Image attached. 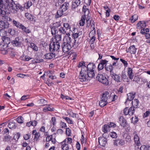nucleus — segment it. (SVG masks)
Instances as JSON below:
<instances>
[{"instance_id": "nucleus-1", "label": "nucleus", "mask_w": 150, "mask_h": 150, "mask_svg": "<svg viewBox=\"0 0 150 150\" xmlns=\"http://www.w3.org/2000/svg\"><path fill=\"white\" fill-rule=\"evenodd\" d=\"M8 4L3 6L2 8H0V13L2 14L3 16L6 15L10 14L11 13H16L19 9L23 11L24 9L19 4L17 3L16 4L13 1Z\"/></svg>"}, {"instance_id": "nucleus-2", "label": "nucleus", "mask_w": 150, "mask_h": 150, "mask_svg": "<svg viewBox=\"0 0 150 150\" xmlns=\"http://www.w3.org/2000/svg\"><path fill=\"white\" fill-rule=\"evenodd\" d=\"M69 5V4L68 2H64L60 7L59 10L57 12V14L55 16V18H58L61 16L68 9Z\"/></svg>"}, {"instance_id": "nucleus-3", "label": "nucleus", "mask_w": 150, "mask_h": 150, "mask_svg": "<svg viewBox=\"0 0 150 150\" xmlns=\"http://www.w3.org/2000/svg\"><path fill=\"white\" fill-rule=\"evenodd\" d=\"M6 34V31L2 29L0 30V36H1L2 37V39L4 44L3 46H5L6 47H8V45L10 43V40L9 38L6 37L5 35L3 36V35H5Z\"/></svg>"}, {"instance_id": "nucleus-4", "label": "nucleus", "mask_w": 150, "mask_h": 150, "mask_svg": "<svg viewBox=\"0 0 150 150\" xmlns=\"http://www.w3.org/2000/svg\"><path fill=\"white\" fill-rule=\"evenodd\" d=\"M96 79L99 82L105 86H107L109 84V82L106 77L105 75L102 74L101 73H99L96 76Z\"/></svg>"}, {"instance_id": "nucleus-5", "label": "nucleus", "mask_w": 150, "mask_h": 150, "mask_svg": "<svg viewBox=\"0 0 150 150\" xmlns=\"http://www.w3.org/2000/svg\"><path fill=\"white\" fill-rule=\"evenodd\" d=\"M50 51L55 52L57 51L60 47L59 42H51L49 45Z\"/></svg>"}, {"instance_id": "nucleus-6", "label": "nucleus", "mask_w": 150, "mask_h": 150, "mask_svg": "<svg viewBox=\"0 0 150 150\" xmlns=\"http://www.w3.org/2000/svg\"><path fill=\"white\" fill-rule=\"evenodd\" d=\"M105 135V134H103L102 137H100L98 138V144L100 146L103 147L105 146L107 142Z\"/></svg>"}, {"instance_id": "nucleus-7", "label": "nucleus", "mask_w": 150, "mask_h": 150, "mask_svg": "<svg viewBox=\"0 0 150 150\" xmlns=\"http://www.w3.org/2000/svg\"><path fill=\"white\" fill-rule=\"evenodd\" d=\"M82 5L81 0H73L71 5V9L73 11H75L76 9L79 8Z\"/></svg>"}, {"instance_id": "nucleus-8", "label": "nucleus", "mask_w": 150, "mask_h": 150, "mask_svg": "<svg viewBox=\"0 0 150 150\" xmlns=\"http://www.w3.org/2000/svg\"><path fill=\"white\" fill-rule=\"evenodd\" d=\"M9 24L6 19L3 18L0 21V28L2 29H6L8 28Z\"/></svg>"}, {"instance_id": "nucleus-9", "label": "nucleus", "mask_w": 150, "mask_h": 150, "mask_svg": "<svg viewBox=\"0 0 150 150\" xmlns=\"http://www.w3.org/2000/svg\"><path fill=\"white\" fill-rule=\"evenodd\" d=\"M117 61L114 62L112 64H110L107 65L106 66H105V71L110 72L111 73V74L112 73V72L113 70L114 67L117 66Z\"/></svg>"}, {"instance_id": "nucleus-10", "label": "nucleus", "mask_w": 150, "mask_h": 150, "mask_svg": "<svg viewBox=\"0 0 150 150\" xmlns=\"http://www.w3.org/2000/svg\"><path fill=\"white\" fill-rule=\"evenodd\" d=\"M62 51L64 53L69 52L71 48V45L67 44L66 43H63L62 45Z\"/></svg>"}, {"instance_id": "nucleus-11", "label": "nucleus", "mask_w": 150, "mask_h": 150, "mask_svg": "<svg viewBox=\"0 0 150 150\" xmlns=\"http://www.w3.org/2000/svg\"><path fill=\"white\" fill-rule=\"evenodd\" d=\"M133 138L135 144L137 146L141 144L139 137L137 132L134 131L133 133Z\"/></svg>"}, {"instance_id": "nucleus-12", "label": "nucleus", "mask_w": 150, "mask_h": 150, "mask_svg": "<svg viewBox=\"0 0 150 150\" xmlns=\"http://www.w3.org/2000/svg\"><path fill=\"white\" fill-rule=\"evenodd\" d=\"M137 28L139 30L145 28L146 26V23L145 21H139L137 23Z\"/></svg>"}, {"instance_id": "nucleus-13", "label": "nucleus", "mask_w": 150, "mask_h": 150, "mask_svg": "<svg viewBox=\"0 0 150 150\" xmlns=\"http://www.w3.org/2000/svg\"><path fill=\"white\" fill-rule=\"evenodd\" d=\"M55 53H49L44 55L43 56V58L45 59L50 60L54 59L55 58Z\"/></svg>"}, {"instance_id": "nucleus-14", "label": "nucleus", "mask_w": 150, "mask_h": 150, "mask_svg": "<svg viewBox=\"0 0 150 150\" xmlns=\"http://www.w3.org/2000/svg\"><path fill=\"white\" fill-rule=\"evenodd\" d=\"M110 75L112 78L115 81L117 82L121 81L120 76L119 74H117L113 72H112Z\"/></svg>"}, {"instance_id": "nucleus-15", "label": "nucleus", "mask_w": 150, "mask_h": 150, "mask_svg": "<svg viewBox=\"0 0 150 150\" xmlns=\"http://www.w3.org/2000/svg\"><path fill=\"white\" fill-rule=\"evenodd\" d=\"M45 105V107L42 109V111L44 112H46L48 111L52 112L54 110V108L52 106L51 104Z\"/></svg>"}, {"instance_id": "nucleus-16", "label": "nucleus", "mask_w": 150, "mask_h": 150, "mask_svg": "<svg viewBox=\"0 0 150 150\" xmlns=\"http://www.w3.org/2000/svg\"><path fill=\"white\" fill-rule=\"evenodd\" d=\"M67 139H65L61 143V148L62 150H68L69 149V145L67 143Z\"/></svg>"}, {"instance_id": "nucleus-17", "label": "nucleus", "mask_w": 150, "mask_h": 150, "mask_svg": "<svg viewBox=\"0 0 150 150\" xmlns=\"http://www.w3.org/2000/svg\"><path fill=\"white\" fill-rule=\"evenodd\" d=\"M121 80H122L123 81L127 83H129L130 81V79L127 77L125 73L123 71L121 74Z\"/></svg>"}, {"instance_id": "nucleus-18", "label": "nucleus", "mask_w": 150, "mask_h": 150, "mask_svg": "<svg viewBox=\"0 0 150 150\" xmlns=\"http://www.w3.org/2000/svg\"><path fill=\"white\" fill-rule=\"evenodd\" d=\"M137 51V49L135 48V46L133 45L129 47L128 49L126 50L127 52H129L131 54H135Z\"/></svg>"}, {"instance_id": "nucleus-19", "label": "nucleus", "mask_w": 150, "mask_h": 150, "mask_svg": "<svg viewBox=\"0 0 150 150\" xmlns=\"http://www.w3.org/2000/svg\"><path fill=\"white\" fill-rule=\"evenodd\" d=\"M69 35H65L63 38V43H66L67 44L71 45V43L72 41V40L71 38L69 36Z\"/></svg>"}, {"instance_id": "nucleus-20", "label": "nucleus", "mask_w": 150, "mask_h": 150, "mask_svg": "<svg viewBox=\"0 0 150 150\" xmlns=\"http://www.w3.org/2000/svg\"><path fill=\"white\" fill-rule=\"evenodd\" d=\"M14 46L19 47L21 44V42L18 37L16 38L12 42Z\"/></svg>"}, {"instance_id": "nucleus-21", "label": "nucleus", "mask_w": 150, "mask_h": 150, "mask_svg": "<svg viewBox=\"0 0 150 150\" xmlns=\"http://www.w3.org/2000/svg\"><path fill=\"white\" fill-rule=\"evenodd\" d=\"M110 93L108 91H105L103 94L102 96L101 97L103 99L106 100L107 101L109 102V98L110 97Z\"/></svg>"}, {"instance_id": "nucleus-22", "label": "nucleus", "mask_w": 150, "mask_h": 150, "mask_svg": "<svg viewBox=\"0 0 150 150\" xmlns=\"http://www.w3.org/2000/svg\"><path fill=\"white\" fill-rule=\"evenodd\" d=\"M119 123L120 125L124 127L125 126L126 121L123 116H120L119 118Z\"/></svg>"}, {"instance_id": "nucleus-23", "label": "nucleus", "mask_w": 150, "mask_h": 150, "mask_svg": "<svg viewBox=\"0 0 150 150\" xmlns=\"http://www.w3.org/2000/svg\"><path fill=\"white\" fill-rule=\"evenodd\" d=\"M127 73L129 79L130 80H132L133 79L134 74L133 73V70L131 68L129 67L128 68Z\"/></svg>"}, {"instance_id": "nucleus-24", "label": "nucleus", "mask_w": 150, "mask_h": 150, "mask_svg": "<svg viewBox=\"0 0 150 150\" xmlns=\"http://www.w3.org/2000/svg\"><path fill=\"white\" fill-rule=\"evenodd\" d=\"M13 1V0H0V8H2L3 6L8 4L9 2Z\"/></svg>"}, {"instance_id": "nucleus-25", "label": "nucleus", "mask_w": 150, "mask_h": 150, "mask_svg": "<svg viewBox=\"0 0 150 150\" xmlns=\"http://www.w3.org/2000/svg\"><path fill=\"white\" fill-rule=\"evenodd\" d=\"M58 30L59 33L61 34V35L62 34H65L66 35H70V34L68 33H67V30L63 27H61L59 28Z\"/></svg>"}, {"instance_id": "nucleus-26", "label": "nucleus", "mask_w": 150, "mask_h": 150, "mask_svg": "<svg viewBox=\"0 0 150 150\" xmlns=\"http://www.w3.org/2000/svg\"><path fill=\"white\" fill-rule=\"evenodd\" d=\"M79 81L81 82L84 81L88 79L86 74H82L81 73H80V75H79Z\"/></svg>"}, {"instance_id": "nucleus-27", "label": "nucleus", "mask_w": 150, "mask_h": 150, "mask_svg": "<svg viewBox=\"0 0 150 150\" xmlns=\"http://www.w3.org/2000/svg\"><path fill=\"white\" fill-rule=\"evenodd\" d=\"M135 95V93L132 92L127 94V100L129 101L132 100L134 98Z\"/></svg>"}, {"instance_id": "nucleus-28", "label": "nucleus", "mask_w": 150, "mask_h": 150, "mask_svg": "<svg viewBox=\"0 0 150 150\" xmlns=\"http://www.w3.org/2000/svg\"><path fill=\"white\" fill-rule=\"evenodd\" d=\"M86 74L88 78H93L95 76L94 71L88 70Z\"/></svg>"}, {"instance_id": "nucleus-29", "label": "nucleus", "mask_w": 150, "mask_h": 150, "mask_svg": "<svg viewBox=\"0 0 150 150\" xmlns=\"http://www.w3.org/2000/svg\"><path fill=\"white\" fill-rule=\"evenodd\" d=\"M37 124V122L36 120H33L27 122L26 125L28 127H30L31 126L33 127H35L36 126Z\"/></svg>"}, {"instance_id": "nucleus-30", "label": "nucleus", "mask_w": 150, "mask_h": 150, "mask_svg": "<svg viewBox=\"0 0 150 150\" xmlns=\"http://www.w3.org/2000/svg\"><path fill=\"white\" fill-rule=\"evenodd\" d=\"M102 131L106 134V133L110 131V128L108 125H105L102 127Z\"/></svg>"}, {"instance_id": "nucleus-31", "label": "nucleus", "mask_w": 150, "mask_h": 150, "mask_svg": "<svg viewBox=\"0 0 150 150\" xmlns=\"http://www.w3.org/2000/svg\"><path fill=\"white\" fill-rule=\"evenodd\" d=\"M108 101L105 99H103V98H101V100L99 102V105L101 107H103L105 106L108 103Z\"/></svg>"}, {"instance_id": "nucleus-32", "label": "nucleus", "mask_w": 150, "mask_h": 150, "mask_svg": "<svg viewBox=\"0 0 150 150\" xmlns=\"http://www.w3.org/2000/svg\"><path fill=\"white\" fill-rule=\"evenodd\" d=\"M88 70L94 71L93 69L95 68V65L93 63H90L87 65Z\"/></svg>"}, {"instance_id": "nucleus-33", "label": "nucleus", "mask_w": 150, "mask_h": 150, "mask_svg": "<svg viewBox=\"0 0 150 150\" xmlns=\"http://www.w3.org/2000/svg\"><path fill=\"white\" fill-rule=\"evenodd\" d=\"M61 24L59 22H57L53 23L51 24L49 26L53 27L57 30H58V28L60 27Z\"/></svg>"}, {"instance_id": "nucleus-34", "label": "nucleus", "mask_w": 150, "mask_h": 150, "mask_svg": "<svg viewBox=\"0 0 150 150\" xmlns=\"http://www.w3.org/2000/svg\"><path fill=\"white\" fill-rule=\"evenodd\" d=\"M86 17L85 16H82L80 20L79 21V24L80 26H83L85 23Z\"/></svg>"}, {"instance_id": "nucleus-35", "label": "nucleus", "mask_w": 150, "mask_h": 150, "mask_svg": "<svg viewBox=\"0 0 150 150\" xmlns=\"http://www.w3.org/2000/svg\"><path fill=\"white\" fill-rule=\"evenodd\" d=\"M13 25L19 29H20L23 25L19 22L14 20L13 21Z\"/></svg>"}, {"instance_id": "nucleus-36", "label": "nucleus", "mask_w": 150, "mask_h": 150, "mask_svg": "<svg viewBox=\"0 0 150 150\" xmlns=\"http://www.w3.org/2000/svg\"><path fill=\"white\" fill-rule=\"evenodd\" d=\"M132 107L135 108H137L138 107L139 103V101L138 100L134 99L132 101Z\"/></svg>"}, {"instance_id": "nucleus-37", "label": "nucleus", "mask_w": 150, "mask_h": 150, "mask_svg": "<svg viewBox=\"0 0 150 150\" xmlns=\"http://www.w3.org/2000/svg\"><path fill=\"white\" fill-rule=\"evenodd\" d=\"M47 76H49V78H50L52 80H54L56 79V76L55 75H51L52 74V72L51 71H48L46 72Z\"/></svg>"}, {"instance_id": "nucleus-38", "label": "nucleus", "mask_w": 150, "mask_h": 150, "mask_svg": "<svg viewBox=\"0 0 150 150\" xmlns=\"http://www.w3.org/2000/svg\"><path fill=\"white\" fill-rule=\"evenodd\" d=\"M20 29H21L23 32L26 34L29 33L30 32V31L29 29L28 28L24 26L23 25H22Z\"/></svg>"}, {"instance_id": "nucleus-39", "label": "nucleus", "mask_w": 150, "mask_h": 150, "mask_svg": "<svg viewBox=\"0 0 150 150\" xmlns=\"http://www.w3.org/2000/svg\"><path fill=\"white\" fill-rule=\"evenodd\" d=\"M138 19V16L136 15L135 14L132 16L129 19L131 22L132 23H134L136 20Z\"/></svg>"}, {"instance_id": "nucleus-40", "label": "nucleus", "mask_w": 150, "mask_h": 150, "mask_svg": "<svg viewBox=\"0 0 150 150\" xmlns=\"http://www.w3.org/2000/svg\"><path fill=\"white\" fill-rule=\"evenodd\" d=\"M88 71L87 67H86V65H85L83 66L81 68V71L80 73H81V74H86L87 73V71Z\"/></svg>"}, {"instance_id": "nucleus-41", "label": "nucleus", "mask_w": 150, "mask_h": 150, "mask_svg": "<svg viewBox=\"0 0 150 150\" xmlns=\"http://www.w3.org/2000/svg\"><path fill=\"white\" fill-rule=\"evenodd\" d=\"M30 47L32 48L33 50L35 51H37L38 50V47L34 43L31 42L30 43Z\"/></svg>"}, {"instance_id": "nucleus-42", "label": "nucleus", "mask_w": 150, "mask_h": 150, "mask_svg": "<svg viewBox=\"0 0 150 150\" xmlns=\"http://www.w3.org/2000/svg\"><path fill=\"white\" fill-rule=\"evenodd\" d=\"M83 11L84 12V16H87L89 13V11L88 8H86V6H84L83 7Z\"/></svg>"}, {"instance_id": "nucleus-43", "label": "nucleus", "mask_w": 150, "mask_h": 150, "mask_svg": "<svg viewBox=\"0 0 150 150\" xmlns=\"http://www.w3.org/2000/svg\"><path fill=\"white\" fill-rule=\"evenodd\" d=\"M50 28L51 29V34L52 35H55L57 33L59 30L55 28L49 26Z\"/></svg>"}, {"instance_id": "nucleus-44", "label": "nucleus", "mask_w": 150, "mask_h": 150, "mask_svg": "<svg viewBox=\"0 0 150 150\" xmlns=\"http://www.w3.org/2000/svg\"><path fill=\"white\" fill-rule=\"evenodd\" d=\"M109 98V102L114 101L117 98V96L115 94H111Z\"/></svg>"}, {"instance_id": "nucleus-45", "label": "nucleus", "mask_w": 150, "mask_h": 150, "mask_svg": "<svg viewBox=\"0 0 150 150\" xmlns=\"http://www.w3.org/2000/svg\"><path fill=\"white\" fill-rule=\"evenodd\" d=\"M62 118L64 119L68 123L70 124H74V122L73 121L71 120L70 119L69 117H66L63 116L62 117Z\"/></svg>"}, {"instance_id": "nucleus-46", "label": "nucleus", "mask_w": 150, "mask_h": 150, "mask_svg": "<svg viewBox=\"0 0 150 150\" xmlns=\"http://www.w3.org/2000/svg\"><path fill=\"white\" fill-rule=\"evenodd\" d=\"M25 17L29 20L32 21L34 19V17L31 14L28 13H25Z\"/></svg>"}, {"instance_id": "nucleus-47", "label": "nucleus", "mask_w": 150, "mask_h": 150, "mask_svg": "<svg viewBox=\"0 0 150 150\" xmlns=\"http://www.w3.org/2000/svg\"><path fill=\"white\" fill-rule=\"evenodd\" d=\"M8 127L10 129H15L16 126L14 122H10L8 123Z\"/></svg>"}, {"instance_id": "nucleus-48", "label": "nucleus", "mask_w": 150, "mask_h": 150, "mask_svg": "<svg viewBox=\"0 0 150 150\" xmlns=\"http://www.w3.org/2000/svg\"><path fill=\"white\" fill-rule=\"evenodd\" d=\"M76 40H73L72 39V41L71 42V47H73L74 48H76L78 45V43H77L76 42Z\"/></svg>"}, {"instance_id": "nucleus-49", "label": "nucleus", "mask_w": 150, "mask_h": 150, "mask_svg": "<svg viewBox=\"0 0 150 150\" xmlns=\"http://www.w3.org/2000/svg\"><path fill=\"white\" fill-rule=\"evenodd\" d=\"M55 42H59L62 39L61 34H57L55 35Z\"/></svg>"}, {"instance_id": "nucleus-50", "label": "nucleus", "mask_w": 150, "mask_h": 150, "mask_svg": "<svg viewBox=\"0 0 150 150\" xmlns=\"http://www.w3.org/2000/svg\"><path fill=\"white\" fill-rule=\"evenodd\" d=\"M50 122H51V125H52L54 126L56 124V119L55 117H52Z\"/></svg>"}, {"instance_id": "nucleus-51", "label": "nucleus", "mask_w": 150, "mask_h": 150, "mask_svg": "<svg viewBox=\"0 0 150 150\" xmlns=\"http://www.w3.org/2000/svg\"><path fill=\"white\" fill-rule=\"evenodd\" d=\"M140 150H150V146L149 145H142L140 148Z\"/></svg>"}, {"instance_id": "nucleus-52", "label": "nucleus", "mask_w": 150, "mask_h": 150, "mask_svg": "<svg viewBox=\"0 0 150 150\" xmlns=\"http://www.w3.org/2000/svg\"><path fill=\"white\" fill-rule=\"evenodd\" d=\"M93 30L91 31L89 33V37L90 36H93L95 37V35L96 34V30H95V28L94 27L93 28Z\"/></svg>"}, {"instance_id": "nucleus-53", "label": "nucleus", "mask_w": 150, "mask_h": 150, "mask_svg": "<svg viewBox=\"0 0 150 150\" xmlns=\"http://www.w3.org/2000/svg\"><path fill=\"white\" fill-rule=\"evenodd\" d=\"M138 117L136 116L132 117L131 119V122L132 123L135 124L138 122Z\"/></svg>"}, {"instance_id": "nucleus-54", "label": "nucleus", "mask_w": 150, "mask_h": 150, "mask_svg": "<svg viewBox=\"0 0 150 150\" xmlns=\"http://www.w3.org/2000/svg\"><path fill=\"white\" fill-rule=\"evenodd\" d=\"M134 108L132 106L129 108V115H133L134 112Z\"/></svg>"}, {"instance_id": "nucleus-55", "label": "nucleus", "mask_w": 150, "mask_h": 150, "mask_svg": "<svg viewBox=\"0 0 150 150\" xmlns=\"http://www.w3.org/2000/svg\"><path fill=\"white\" fill-rule=\"evenodd\" d=\"M149 29L147 28H146V29L145 28L144 29L142 28L141 29L140 33L142 34H145L147 32H149Z\"/></svg>"}, {"instance_id": "nucleus-56", "label": "nucleus", "mask_w": 150, "mask_h": 150, "mask_svg": "<svg viewBox=\"0 0 150 150\" xmlns=\"http://www.w3.org/2000/svg\"><path fill=\"white\" fill-rule=\"evenodd\" d=\"M11 137L9 135L5 136L3 139V141L4 142H8L11 140Z\"/></svg>"}, {"instance_id": "nucleus-57", "label": "nucleus", "mask_w": 150, "mask_h": 150, "mask_svg": "<svg viewBox=\"0 0 150 150\" xmlns=\"http://www.w3.org/2000/svg\"><path fill=\"white\" fill-rule=\"evenodd\" d=\"M110 135L112 138H116L117 137V133L115 132H112L109 134Z\"/></svg>"}, {"instance_id": "nucleus-58", "label": "nucleus", "mask_w": 150, "mask_h": 150, "mask_svg": "<svg viewBox=\"0 0 150 150\" xmlns=\"http://www.w3.org/2000/svg\"><path fill=\"white\" fill-rule=\"evenodd\" d=\"M100 63L103 66H107V64L108 62V61L106 60V59H101L100 61Z\"/></svg>"}, {"instance_id": "nucleus-59", "label": "nucleus", "mask_w": 150, "mask_h": 150, "mask_svg": "<svg viewBox=\"0 0 150 150\" xmlns=\"http://www.w3.org/2000/svg\"><path fill=\"white\" fill-rule=\"evenodd\" d=\"M59 125L60 126V127L62 128L65 129L67 127L66 123L62 121L60 122Z\"/></svg>"}, {"instance_id": "nucleus-60", "label": "nucleus", "mask_w": 150, "mask_h": 150, "mask_svg": "<svg viewBox=\"0 0 150 150\" xmlns=\"http://www.w3.org/2000/svg\"><path fill=\"white\" fill-rule=\"evenodd\" d=\"M66 135L68 136H70L71 134V131L70 129L69 128H66Z\"/></svg>"}, {"instance_id": "nucleus-61", "label": "nucleus", "mask_w": 150, "mask_h": 150, "mask_svg": "<svg viewBox=\"0 0 150 150\" xmlns=\"http://www.w3.org/2000/svg\"><path fill=\"white\" fill-rule=\"evenodd\" d=\"M89 37L90 38L89 42L91 44H92L94 42L96 38L95 37L93 36H90Z\"/></svg>"}, {"instance_id": "nucleus-62", "label": "nucleus", "mask_w": 150, "mask_h": 150, "mask_svg": "<svg viewBox=\"0 0 150 150\" xmlns=\"http://www.w3.org/2000/svg\"><path fill=\"white\" fill-rule=\"evenodd\" d=\"M18 122L19 123H22L23 122L24 119L22 117H18L17 119Z\"/></svg>"}, {"instance_id": "nucleus-63", "label": "nucleus", "mask_w": 150, "mask_h": 150, "mask_svg": "<svg viewBox=\"0 0 150 150\" xmlns=\"http://www.w3.org/2000/svg\"><path fill=\"white\" fill-rule=\"evenodd\" d=\"M63 27L67 30L70 29V27L69 25L67 23H64Z\"/></svg>"}, {"instance_id": "nucleus-64", "label": "nucleus", "mask_w": 150, "mask_h": 150, "mask_svg": "<svg viewBox=\"0 0 150 150\" xmlns=\"http://www.w3.org/2000/svg\"><path fill=\"white\" fill-rule=\"evenodd\" d=\"M40 105H44L45 104L47 103V101L46 100L44 99H41L38 101Z\"/></svg>"}]
</instances>
